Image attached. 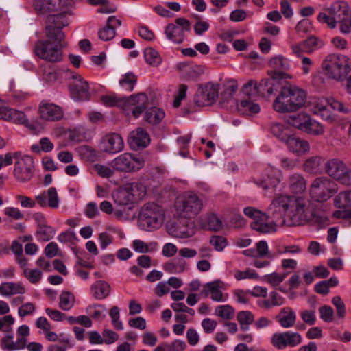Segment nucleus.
Wrapping results in <instances>:
<instances>
[{
  "label": "nucleus",
  "mask_w": 351,
  "mask_h": 351,
  "mask_svg": "<svg viewBox=\"0 0 351 351\" xmlns=\"http://www.w3.org/2000/svg\"><path fill=\"white\" fill-rule=\"evenodd\" d=\"M313 219L324 224L327 218L315 215L306 207V201L294 196L280 195L274 198L265 213V217H260L251 223V228L263 234L275 232L277 226H295Z\"/></svg>",
  "instance_id": "obj_1"
},
{
  "label": "nucleus",
  "mask_w": 351,
  "mask_h": 351,
  "mask_svg": "<svg viewBox=\"0 0 351 351\" xmlns=\"http://www.w3.org/2000/svg\"><path fill=\"white\" fill-rule=\"evenodd\" d=\"M101 101L107 106H117L121 108L127 115L131 113L134 118H138L147 108L148 97L144 93L127 97H120L115 95H104L101 97Z\"/></svg>",
  "instance_id": "obj_2"
},
{
  "label": "nucleus",
  "mask_w": 351,
  "mask_h": 351,
  "mask_svg": "<svg viewBox=\"0 0 351 351\" xmlns=\"http://www.w3.org/2000/svg\"><path fill=\"white\" fill-rule=\"evenodd\" d=\"M306 98L304 90L296 86L289 85L282 88L273 103L275 111L280 113L298 110L305 104Z\"/></svg>",
  "instance_id": "obj_3"
},
{
  "label": "nucleus",
  "mask_w": 351,
  "mask_h": 351,
  "mask_svg": "<svg viewBox=\"0 0 351 351\" xmlns=\"http://www.w3.org/2000/svg\"><path fill=\"white\" fill-rule=\"evenodd\" d=\"M323 64L329 77L338 81L344 80L351 71V62L343 55L330 54L326 58Z\"/></svg>",
  "instance_id": "obj_4"
},
{
  "label": "nucleus",
  "mask_w": 351,
  "mask_h": 351,
  "mask_svg": "<svg viewBox=\"0 0 351 351\" xmlns=\"http://www.w3.org/2000/svg\"><path fill=\"white\" fill-rule=\"evenodd\" d=\"M164 219L162 209L159 206L149 203L143 206L138 215L140 227L145 230L151 231L159 228Z\"/></svg>",
  "instance_id": "obj_5"
},
{
  "label": "nucleus",
  "mask_w": 351,
  "mask_h": 351,
  "mask_svg": "<svg viewBox=\"0 0 351 351\" xmlns=\"http://www.w3.org/2000/svg\"><path fill=\"white\" fill-rule=\"evenodd\" d=\"M176 209L187 219L195 218L203 209L202 199L196 194L190 193L178 198L175 204Z\"/></svg>",
  "instance_id": "obj_6"
},
{
  "label": "nucleus",
  "mask_w": 351,
  "mask_h": 351,
  "mask_svg": "<svg viewBox=\"0 0 351 351\" xmlns=\"http://www.w3.org/2000/svg\"><path fill=\"white\" fill-rule=\"evenodd\" d=\"M13 176L19 182L29 181L34 174V159L29 155H23L20 152H14Z\"/></svg>",
  "instance_id": "obj_7"
},
{
  "label": "nucleus",
  "mask_w": 351,
  "mask_h": 351,
  "mask_svg": "<svg viewBox=\"0 0 351 351\" xmlns=\"http://www.w3.org/2000/svg\"><path fill=\"white\" fill-rule=\"evenodd\" d=\"M338 191L337 184L327 177L316 178L310 187L311 197L316 202L329 199Z\"/></svg>",
  "instance_id": "obj_8"
},
{
  "label": "nucleus",
  "mask_w": 351,
  "mask_h": 351,
  "mask_svg": "<svg viewBox=\"0 0 351 351\" xmlns=\"http://www.w3.org/2000/svg\"><path fill=\"white\" fill-rule=\"evenodd\" d=\"M326 173L345 186L351 185V168L339 158H331L324 163Z\"/></svg>",
  "instance_id": "obj_9"
},
{
  "label": "nucleus",
  "mask_w": 351,
  "mask_h": 351,
  "mask_svg": "<svg viewBox=\"0 0 351 351\" xmlns=\"http://www.w3.org/2000/svg\"><path fill=\"white\" fill-rule=\"evenodd\" d=\"M68 12L47 14L45 15V37L64 38L62 29L69 25Z\"/></svg>",
  "instance_id": "obj_10"
},
{
  "label": "nucleus",
  "mask_w": 351,
  "mask_h": 351,
  "mask_svg": "<svg viewBox=\"0 0 351 351\" xmlns=\"http://www.w3.org/2000/svg\"><path fill=\"white\" fill-rule=\"evenodd\" d=\"M110 165L118 171L133 172L143 167L145 160L141 156L125 152L114 158Z\"/></svg>",
  "instance_id": "obj_11"
},
{
  "label": "nucleus",
  "mask_w": 351,
  "mask_h": 351,
  "mask_svg": "<svg viewBox=\"0 0 351 351\" xmlns=\"http://www.w3.org/2000/svg\"><path fill=\"white\" fill-rule=\"evenodd\" d=\"M65 76L73 80L69 89L71 98L76 101H86L90 99L89 84L80 74L66 69Z\"/></svg>",
  "instance_id": "obj_12"
},
{
  "label": "nucleus",
  "mask_w": 351,
  "mask_h": 351,
  "mask_svg": "<svg viewBox=\"0 0 351 351\" xmlns=\"http://www.w3.org/2000/svg\"><path fill=\"white\" fill-rule=\"evenodd\" d=\"M140 189H143L141 185L133 183L119 189L113 195L115 204L119 207H126L134 202L141 199L145 195V189H143L141 193L136 194V192Z\"/></svg>",
  "instance_id": "obj_13"
},
{
  "label": "nucleus",
  "mask_w": 351,
  "mask_h": 351,
  "mask_svg": "<svg viewBox=\"0 0 351 351\" xmlns=\"http://www.w3.org/2000/svg\"><path fill=\"white\" fill-rule=\"evenodd\" d=\"M218 84L208 82L199 86L194 97V102L198 106H209L215 103L219 95Z\"/></svg>",
  "instance_id": "obj_14"
},
{
  "label": "nucleus",
  "mask_w": 351,
  "mask_h": 351,
  "mask_svg": "<svg viewBox=\"0 0 351 351\" xmlns=\"http://www.w3.org/2000/svg\"><path fill=\"white\" fill-rule=\"evenodd\" d=\"M191 23L189 20L180 17L175 20V23L168 24L165 34L168 40L176 43H182L185 38V33L190 30Z\"/></svg>",
  "instance_id": "obj_15"
},
{
  "label": "nucleus",
  "mask_w": 351,
  "mask_h": 351,
  "mask_svg": "<svg viewBox=\"0 0 351 351\" xmlns=\"http://www.w3.org/2000/svg\"><path fill=\"white\" fill-rule=\"evenodd\" d=\"M302 339V336L298 332L286 331L274 333L271 337V343L278 349H285L287 347L293 348L298 346Z\"/></svg>",
  "instance_id": "obj_16"
},
{
  "label": "nucleus",
  "mask_w": 351,
  "mask_h": 351,
  "mask_svg": "<svg viewBox=\"0 0 351 351\" xmlns=\"http://www.w3.org/2000/svg\"><path fill=\"white\" fill-rule=\"evenodd\" d=\"M64 39V38H46L45 62H59L62 60Z\"/></svg>",
  "instance_id": "obj_17"
},
{
  "label": "nucleus",
  "mask_w": 351,
  "mask_h": 351,
  "mask_svg": "<svg viewBox=\"0 0 351 351\" xmlns=\"http://www.w3.org/2000/svg\"><path fill=\"white\" fill-rule=\"evenodd\" d=\"M99 147L103 152L110 154H117L124 148L123 139L117 133H108L102 137Z\"/></svg>",
  "instance_id": "obj_18"
},
{
  "label": "nucleus",
  "mask_w": 351,
  "mask_h": 351,
  "mask_svg": "<svg viewBox=\"0 0 351 351\" xmlns=\"http://www.w3.org/2000/svg\"><path fill=\"white\" fill-rule=\"evenodd\" d=\"M282 174L280 170L268 168L261 176L253 178V182L263 189L275 188L280 182Z\"/></svg>",
  "instance_id": "obj_19"
},
{
  "label": "nucleus",
  "mask_w": 351,
  "mask_h": 351,
  "mask_svg": "<svg viewBox=\"0 0 351 351\" xmlns=\"http://www.w3.org/2000/svg\"><path fill=\"white\" fill-rule=\"evenodd\" d=\"M223 287V282L219 280L207 282L203 286L200 295L204 298L210 296L212 300L217 302H223L227 300L228 294H223L221 289Z\"/></svg>",
  "instance_id": "obj_20"
},
{
  "label": "nucleus",
  "mask_w": 351,
  "mask_h": 351,
  "mask_svg": "<svg viewBox=\"0 0 351 351\" xmlns=\"http://www.w3.org/2000/svg\"><path fill=\"white\" fill-rule=\"evenodd\" d=\"M321 41L314 36H311L298 43L292 45L291 49L297 57H302L304 53H311L321 47Z\"/></svg>",
  "instance_id": "obj_21"
},
{
  "label": "nucleus",
  "mask_w": 351,
  "mask_h": 351,
  "mask_svg": "<svg viewBox=\"0 0 351 351\" xmlns=\"http://www.w3.org/2000/svg\"><path fill=\"white\" fill-rule=\"evenodd\" d=\"M269 64L271 68L277 70L273 72L272 78L286 79L291 77L290 75L285 72L289 70L290 67L289 61L285 57L281 55L276 56L270 59Z\"/></svg>",
  "instance_id": "obj_22"
},
{
  "label": "nucleus",
  "mask_w": 351,
  "mask_h": 351,
  "mask_svg": "<svg viewBox=\"0 0 351 351\" xmlns=\"http://www.w3.org/2000/svg\"><path fill=\"white\" fill-rule=\"evenodd\" d=\"M150 138L147 132L143 128H138L130 134L128 142L133 149L144 148L149 143Z\"/></svg>",
  "instance_id": "obj_23"
},
{
  "label": "nucleus",
  "mask_w": 351,
  "mask_h": 351,
  "mask_svg": "<svg viewBox=\"0 0 351 351\" xmlns=\"http://www.w3.org/2000/svg\"><path fill=\"white\" fill-rule=\"evenodd\" d=\"M328 98H317L311 103V111L319 114L322 119L332 121L334 120L332 114L328 109Z\"/></svg>",
  "instance_id": "obj_24"
},
{
  "label": "nucleus",
  "mask_w": 351,
  "mask_h": 351,
  "mask_svg": "<svg viewBox=\"0 0 351 351\" xmlns=\"http://www.w3.org/2000/svg\"><path fill=\"white\" fill-rule=\"evenodd\" d=\"M285 143L289 150L297 155L304 154L310 149L308 141L293 134H291Z\"/></svg>",
  "instance_id": "obj_25"
},
{
  "label": "nucleus",
  "mask_w": 351,
  "mask_h": 351,
  "mask_svg": "<svg viewBox=\"0 0 351 351\" xmlns=\"http://www.w3.org/2000/svg\"><path fill=\"white\" fill-rule=\"evenodd\" d=\"M296 317V314L291 308L284 307L280 311L275 319L281 327L289 328L295 325Z\"/></svg>",
  "instance_id": "obj_26"
},
{
  "label": "nucleus",
  "mask_w": 351,
  "mask_h": 351,
  "mask_svg": "<svg viewBox=\"0 0 351 351\" xmlns=\"http://www.w3.org/2000/svg\"><path fill=\"white\" fill-rule=\"evenodd\" d=\"M196 226L201 229L217 232L222 228L221 220L214 213H210L205 217V221L200 218L197 219Z\"/></svg>",
  "instance_id": "obj_27"
},
{
  "label": "nucleus",
  "mask_w": 351,
  "mask_h": 351,
  "mask_svg": "<svg viewBox=\"0 0 351 351\" xmlns=\"http://www.w3.org/2000/svg\"><path fill=\"white\" fill-rule=\"evenodd\" d=\"M0 118L10 119L13 122L26 125L28 119L24 112L14 109H8L5 107H0Z\"/></svg>",
  "instance_id": "obj_28"
},
{
  "label": "nucleus",
  "mask_w": 351,
  "mask_h": 351,
  "mask_svg": "<svg viewBox=\"0 0 351 351\" xmlns=\"http://www.w3.org/2000/svg\"><path fill=\"white\" fill-rule=\"evenodd\" d=\"M72 0H45V15L60 12H68L66 10L71 6Z\"/></svg>",
  "instance_id": "obj_29"
},
{
  "label": "nucleus",
  "mask_w": 351,
  "mask_h": 351,
  "mask_svg": "<svg viewBox=\"0 0 351 351\" xmlns=\"http://www.w3.org/2000/svg\"><path fill=\"white\" fill-rule=\"evenodd\" d=\"M27 343V339L25 338H17L16 342L13 341V336L12 335H8L3 337L1 340V348L5 351H14L23 350L25 348Z\"/></svg>",
  "instance_id": "obj_30"
},
{
  "label": "nucleus",
  "mask_w": 351,
  "mask_h": 351,
  "mask_svg": "<svg viewBox=\"0 0 351 351\" xmlns=\"http://www.w3.org/2000/svg\"><path fill=\"white\" fill-rule=\"evenodd\" d=\"M90 291L96 300H104L110 295V286L106 281L97 280L91 285Z\"/></svg>",
  "instance_id": "obj_31"
},
{
  "label": "nucleus",
  "mask_w": 351,
  "mask_h": 351,
  "mask_svg": "<svg viewBox=\"0 0 351 351\" xmlns=\"http://www.w3.org/2000/svg\"><path fill=\"white\" fill-rule=\"evenodd\" d=\"M324 159L319 156H311L303 164L304 170L311 174H318L322 172Z\"/></svg>",
  "instance_id": "obj_32"
},
{
  "label": "nucleus",
  "mask_w": 351,
  "mask_h": 351,
  "mask_svg": "<svg viewBox=\"0 0 351 351\" xmlns=\"http://www.w3.org/2000/svg\"><path fill=\"white\" fill-rule=\"evenodd\" d=\"M289 187L295 194L303 193L306 188V180L301 174L293 173L289 177Z\"/></svg>",
  "instance_id": "obj_33"
},
{
  "label": "nucleus",
  "mask_w": 351,
  "mask_h": 351,
  "mask_svg": "<svg viewBox=\"0 0 351 351\" xmlns=\"http://www.w3.org/2000/svg\"><path fill=\"white\" fill-rule=\"evenodd\" d=\"M164 110L158 107H151L147 109L144 114V120L152 125H158L164 119Z\"/></svg>",
  "instance_id": "obj_34"
},
{
  "label": "nucleus",
  "mask_w": 351,
  "mask_h": 351,
  "mask_svg": "<svg viewBox=\"0 0 351 351\" xmlns=\"http://www.w3.org/2000/svg\"><path fill=\"white\" fill-rule=\"evenodd\" d=\"M44 106L43 101H41L39 106V112L40 116L36 119H32L31 120H28L26 123L25 127L29 130V131L33 134H38L43 132L44 127V119L42 114V108Z\"/></svg>",
  "instance_id": "obj_35"
},
{
  "label": "nucleus",
  "mask_w": 351,
  "mask_h": 351,
  "mask_svg": "<svg viewBox=\"0 0 351 351\" xmlns=\"http://www.w3.org/2000/svg\"><path fill=\"white\" fill-rule=\"evenodd\" d=\"M25 292V289L21 283L3 282L0 285V294L2 295H22Z\"/></svg>",
  "instance_id": "obj_36"
},
{
  "label": "nucleus",
  "mask_w": 351,
  "mask_h": 351,
  "mask_svg": "<svg viewBox=\"0 0 351 351\" xmlns=\"http://www.w3.org/2000/svg\"><path fill=\"white\" fill-rule=\"evenodd\" d=\"M304 123L302 131L310 135L319 136L324 132V127L317 121L311 119L308 115Z\"/></svg>",
  "instance_id": "obj_37"
},
{
  "label": "nucleus",
  "mask_w": 351,
  "mask_h": 351,
  "mask_svg": "<svg viewBox=\"0 0 351 351\" xmlns=\"http://www.w3.org/2000/svg\"><path fill=\"white\" fill-rule=\"evenodd\" d=\"M238 110L246 115H252L260 112V106L250 99L241 100L237 105Z\"/></svg>",
  "instance_id": "obj_38"
},
{
  "label": "nucleus",
  "mask_w": 351,
  "mask_h": 351,
  "mask_svg": "<svg viewBox=\"0 0 351 351\" xmlns=\"http://www.w3.org/2000/svg\"><path fill=\"white\" fill-rule=\"evenodd\" d=\"M271 132L278 140L284 143L291 135V131L289 128L285 125L279 123H272L271 126Z\"/></svg>",
  "instance_id": "obj_39"
},
{
  "label": "nucleus",
  "mask_w": 351,
  "mask_h": 351,
  "mask_svg": "<svg viewBox=\"0 0 351 351\" xmlns=\"http://www.w3.org/2000/svg\"><path fill=\"white\" fill-rule=\"evenodd\" d=\"M274 80V78L263 79L258 84L257 83L258 95L269 97L272 95L276 90Z\"/></svg>",
  "instance_id": "obj_40"
},
{
  "label": "nucleus",
  "mask_w": 351,
  "mask_h": 351,
  "mask_svg": "<svg viewBox=\"0 0 351 351\" xmlns=\"http://www.w3.org/2000/svg\"><path fill=\"white\" fill-rule=\"evenodd\" d=\"M334 205L338 208L351 207V189L339 193L334 198Z\"/></svg>",
  "instance_id": "obj_41"
},
{
  "label": "nucleus",
  "mask_w": 351,
  "mask_h": 351,
  "mask_svg": "<svg viewBox=\"0 0 351 351\" xmlns=\"http://www.w3.org/2000/svg\"><path fill=\"white\" fill-rule=\"evenodd\" d=\"M63 117L60 107L53 104L45 103V120L56 121Z\"/></svg>",
  "instance_id": "obj_42"
},
{
  "label": "nucleus",
  "mask_w": 351,
  "mask_h": 351,
  "mask_svg": "<svg viewBox=\"0 0 351 351\" xmlns=\"http://www.w3.org/2000/svg\"><path fill=\"white\" fill-rule=\"evenodd\" d=\"M237 319L240 324L241 330L246 331L249 329L250 325L254 321V317L249 311H242L237 313Z\"/></svg>",
  "instance_id": "obj_43"
},
{
  "label": "nucleus",
  "mask_w": 351,
  "mask_h": 351,
  "mask_svg": "<svg viewBox=\"0 0 351 351\" xmlns=\"http://www.w3.org/2000/svg\"><path fill=\"white\" fill-rule=\"evenodd\" d=\"M132 247L136 252L147 253L156 251L158 248V243L155 241L146 243L142 240L136 239L132 241Z\"/></svg>",
  "instance_id": "obj_44"
},
{
  "label": "nucleus",
  "mask_w": 351,
  "mask_h": 351,
  "mask_svg": "<svg viewBox=\"0 0 351 351\" xmlns=\"http://www.w3.org/2000/svg\"><path fill=\"white\" fill-rule=\"evenodd\" d=\"M186 262L182 257H176L165 265V270L170 273H181L185 270Z\"/></svg>",
  "instance_id": "obj_45"
},
{
  "label": "nucleus",
  "mask_w": 351,
  "mask_h": 351,
  "mask_svg": "<svg viewBox=\"0 0 351 351\" xmlns=\"http://www.w3.org/2000/svg\"><path fill=\"white\" fill-rule=\"evenodd\" d=\"M137 82V77L132 72L123 75L119 80V85L128 92H132Z\"/></svg>",
  "instance_id": "obj_46"
},
{
  "label": "nucleus",
  "mask_w": 351,
  "mask_h": 351,
  "mask_svg": "<svg viewBox=\"0 0 351 351\" xmlns=\"http://www.w3.org/2000/svg\"><path fill=\"white\" fill-rule=\"evenodd\" d=\"M144 58L145 62L153 66H158L161 63V58L158 52L152 47L145 49Z\"/></svg>",
  "instance_id": "obj_47"
},
{
  "label": "nucleus",
  "mask_w": 351,
  "mask_h": 351,
  "mask_svg": "<svg viewBox=\"0 0 351 351\" xmlns=\"http://www.w3.org/2000/svg\"><path fill=\"white\" fill-rule=\"evenodd\" d=\"M75 303L74 295L68 291L62 293L60 296L59 306L64 311H69L73 308Z\"/></svg>",
  "instance_id": "obj_48"
},
{
  "label": "nucleus",
  "mask_w": 351,
  "mask_h": 351,
  "mask_svg": "<svg viewBox=\"0 0 351 351\" xmlns=\"http://www.w3.org/2000/svg\"><path fill=\"white\" fill-rule=\"evenodd\" d=\"M47 206L53 209H56L59 207L60 198L58 195L57 190L55 187H50L47 191L45 195Z\"/></svg>",
  "instance_id": "obj_49"
},
{
  "label": "nucleus",
  "mask_w": 351,
  "mask_h": 351,
  "mask_svg": "<svg viewBox=\"0 0 351 351\" xmlns=\"http://www.w3.org/2000/svg\"><path fill=\"white\" fill-rule=\"evenodd\" d=\"M215 313L223 319H231L234 317V309L228 304L220 305L215 308Z\"/></svg>",
  "instance_id": "obj_50"
},
{
  "label": "nucleus",
  "mask_w": 351,
  "mask_h": 351,
  "mask_svg": "<svg viewBox=\"0 0 351 351\" xmlns=\"http://www.w3.org/2000/svg\"><path fill=\"white\" fill-rule=\"evenodd\" d=\"M109 316L111 318L112 324L114 328L117 330H122L123 329V325L122 322L120 320V310L117 306H114L111 308L109 311Z\"/></svg>",
  "instance_id": "obj_51"
},
{
  "label": "nucleus",
  "mask_w": 351,
  "mask_h": 351,
  "mask_svg": "<svg viewBox=\"0 0 351 351\" xmlns=\"http://www.w3.org/2000/svg\"><path fill=\"white\" fill-rule=\"evenodd\" d=\"M52 269H54L64 276L67 275L68 274L65 265L61 260L59 259L53 260L51 264L45 261V271H51Z\"/></svg>",
  "instance_id": "obj_52"
},
{
  "label": "nucleus",
  "mask_w": 351,
  "mask_h": 351,
  "mask_svg": "<svg viewBox=\"0 0 351 351\" xmlns=\"http://www.w3.org/2000/svg\"><path fill=\"white\" fill-rule=\"evenodd\" d=\"M317 20L319 23L326 24L330 28L333 29L336 27L337 19L328 12H320L317 16Z\"/></svg>",
  "instance_id": "obj_53"
},
{
  "label": "nucleus",
  "mask_w": 351,
  "mask_h": 351,
  "mask_svg": "<svg viewBox=\"0 0 351 351\" xmlns=\"http://www.w3.org/2000/svg\"><path fill=\"white\" fill-rule=\"evenodd\" d=\"M242 92L245 95L250 97H254L258 95V90L257 88V82L254 80H249L242 87Z\"/></svg>",
  "instance_id": "obj_54"
},
{
  "label": "nucleus",
  "mask_w": 351,
  "mask_h": 351,
  "mask_svg": "<svg viewBox=\"0 0 351 351\" xmlns=\"http://www.w3.org/2000/svg\"><path fill=\"white\" fill-rule=\"evenodd\" d=\"M66 71V70H61L55 65L50 66L49 71H47V73L45 72V81L49 82H55L58 80L63 73L65 74Z\"/></svg>",
  "instance_id": "obj_55"
},
{
  "label": "nucleus",
  "mask_w": 351,
  "mask_h": 351,
  "mask_svg": "<svg viewBox=\"0 0 351 351\" xmlns=\"http://www.w3.org/2000/svg\"><path fill=\"white\" fill-rule=\"evenodd\" d=\"M234 276L237 280L244 279H257L259 277L257 272L252 269H247L245 271L237 270L235 271Z\"/></svg>",
  "instance_id": "obj_56"
},
{
  "label": "nucleus",
  "mask_w": 351,
  "mask_h": 351,
  "mask_svg": "<svg viewBox=\"0 0 351 351\" xmlns=\"http://www.w3.org/2000/svg\"><path fill=\"white\" fill-rule=\"evenodd\" d=\"M210 243L213 245L215 250L218 252H221L223 250V249L227 245V240L223 236L215 235L211 237L210 239Z\"/></svg>",
  "instance_id": "obj_57"
},
{
  "label": "nucleus",
  "mask_w": 351,
  "mask_h": 351,
  "mask_svg": "<svg viewBox=\"0 0 351 351\" xmlns=\"http://www.w3.org/2000/svg\"><path fill=\"white\" fill-rule=\"evenodd\" d=\"M287 275V273L280 274L273 272L270 274L265 275L264 279L266 282L275 287L280 285L285 279Z\"/></svg>",
  "instance_id": "obj_58"
},
{
  "label": "nucleus",
  "mask_w": 351,
  "mask_h": 351,
  "mask_svg": "<svg viewBox=\"0 0 351 351\" xmlns=\"http://www.w3.org/2000/svg\"><path fill=\"white\" fill-rule=\"evenodd\" d=\"M328 106H330L334 110L339 112L348 114L350 112L349 106L345 104L332 97L328 98Z\"/></svg>",
  "instance_id": "obj_59"
},
{
  "label": "nucleus",
  "mask_w": 351,
  "mask_h": 351,
  "mask_svg": "<svg viewBox=\"0 0 351 351\" xmlns=\"http://www.w3.org/2000/svg\"><path fill=\"white\" fill-rule=\"evenodd\" d=\"M302 320L309 326H313L316 322L315 311L311 309H305L300 313Z\"/></svg>",
  "instance_id": "obj_60"
},
{
  "label": "nucleus",
  "mask_w": 351,
  "mask_h": 351,
  "mask_svg": "<svg viewBox=\"0 0 351 351\" xmlns=\"http://www.w3.org/2000/svg\"><path fill=\"white\" fill-rule=\"evenodd\" d=\"M320 318L325 322H330L333 319L334 311L330 306H322L319 309Z\"/></svg>",
  "instance_id": "obj_61"
},
{
  "label": "nucleus",
  "mask_w": 351,
  "mask_h": 351,
  "mask_svg": "<svg viewBox=\"0 0 351 351\" xmlns=\"http://www.w3.org/2000/svg\"><path fill=\"white\" fill-rule=\"evenodd\" d=\"M256 254L258 257H268L272 258L274 256L269 253L268 245L265 241H260L256 243Z\"/></svg>",
  "instance_id": "obj_62"
},
{
  "label": "nucleus",
  "mask_w": 351,
  "mask_h": 351,
  "mask_svg": "<svg viewBox=\"0 0 351 351\" xmlns=\"http://www.w3.org/2000/svg\"><path fill=\"white\" fill-rule=\"evenodd\" d=\"M307 119V115L305 114H298L297 116L291 117L289 119V123L293 127L303 130L304 122Z\"/></svg>",
  "instance_id": "obj_63"
},
{
  "label": "nucleus",
  "mask_w": 351,
  "mask_h": 351,
  "mask_svg": "<svg viewBox=\"0 0 351 351\" xmlns=\"http://www.w3.org/2000/svg\"><path fill=\"white\" fill-rule=\"evenodd\" d=\"M93 170L101 177L102 178H110L111 177L114 172L113 171L108 167L101 165V164H95L93 165Z\"/></svg>",
  "instance_id": "obj_64"
}]
</instances>
